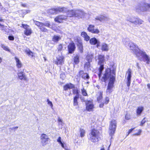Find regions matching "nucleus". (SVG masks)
<instances>
[{"label": "nucleus", "instance_id": "ddd939ff", "mask_svg": "<svg viewBox=\"0 0 150 150\" xmlns=\"http://www.w3.org/2000/svg\"><path fill=\"white\" fill-rule=\"evenodd\" d=\"M86 109L88 111H93L94 108L93 103L91 101H87L86 102Z\"/></svg>", "mask_w": 150, "mask_h": 150}, {"label": "nucleus", "instance_id": "09e8293b", "mask_svg": "<svg viewBox=\"0 0 150 150\" xmlns=\"http://www.w3.org/2000/svg\"><path fill=\"white\" fill-rule=\"evenodd\" d=\"M135 128H131L129 129L128 132H127V136H128L129 134H130L133 131V130Z\"/></svg>", "mask_w": 150, "mask_h": 150}, {"label": "nucleus", "instance_id": "13d9d810", "mask_svg": "<svg viewBox=\"0 0 150 150\" xmlns=\"http://www.w3.org/2000/svg\"><path fill=\"white\" fill-rule=\"evenodd\" d=\"M0 21L1 22H3V20L1 17H0Z\"/></svg>", "mask_w": 150, "mask_h": 150}, {"label": "nucleus", "instance_id": "2f4dec72", "mask_svg": "<svg viewBox=\"0 0 150 150\" xmlns=\"http://www.w3.org/2000/svg\"><path fill=\"white\" fill-rule=\"evenodd\" d=\"M80 135L81 137L84 136L86 131L85 130L83 129L80 128L79 129Z\"/></svg>", "mask_w": 150, "mask_h": 150}, {"label": "nucleus", "instance_id": "a878e982", "mask_svg": "<svg viewBox=\"0 0 150 150\" xmlns=\"http://www.w3.org/2000/svg\"><path fill=\"white\" fill-rule=\"evenodd\" d=\"M144 110V107L142 106H139L137 108L136 110L137 115H140L141 113Z\"/></svg>", "mask_w": 150, "mask_h": 150}, {"label": "nucleus", "instance_id": "393cba45", "mask_svg": "<svg viewBox=\"0 0 150 150\" xmlns=\"http://www.w3.org/2000/svg\"><path fill=\"white\" fill-rule=\"evenodd\" d=\"M81 35L84 38V40L86 41H88L89 40L90 37L86 32H82L81 33Z\"/></svg>", "mask_w": 150, "mask_h": 150}, {"label": "nucleus", "instance_id": "9b49d317", "mask_svg": "<svg viewBox=\"0 0 150 150\" xmlns=\"http://www.w3.org/2000/svg\"><path fill=\"white\" fill-rule=\"evenodd\" d=\"M22 27L24 28L25 30L24 31V34L27 35H30L32 33V31L29 26L26 24H22Z\"/></svg>", "mask_w": 150, "mask_h": 150}, {"label": "nucleus", "instance_id": "a211bd4d", "mask_svg": "<svg viewBox=\"0 0 150 150\" xmlns=\"http://www.w3.org/2000/svg\"><path fill=\"white\" fill-rule=\"evenodd\" d=\"M101 49L102 51H108L109 49L108 45L105 42L102 43L101 45Z\"/></svg>", "mask_w": 150, "mask_h": 150}, {"label": "nucleus", "instance_id": "4d7b16f0", "mask_svg": "<svg viewBox=\"0 0 150 150\" xmlns=\"http://www.w3.org/2000/svg\"><path fill=\"white\" fill-rule=\"evenodd\" d=\"M148 88L150 90V83H148L147 85Z\"/></svg>", "mask_w": 150, "mask_h": 150}, {"label": "nucleus", "instance_id": "338daca9", "mask_svg": "<svg viewBox=\"0 0 150 150\" xmlns=\"http://www.w3.org/2000/svg\"><path fill=\"white\" fill-rule=\"evenodd\" d=\"M65 150H69L68 149H65Z\"/></svg>", "mask_w": 150, "mask_h": 150}, {"label": "nucleus", "instance_id": "c756f323", "mask_svg": "<svg viewBox=\"0 0 150 150\" xmlns=\"http://www.w3.org/2000/svg\"><path fill=\"white\" fill-rule=\"evenodd\" d=\"M102 93L101 92H99L98 93L97 97V101L98 102H101V100L103 98L102 97Z\"/></svg>", "mask_w": 150, "mask_h": 150}, {"label": "nucleus", "instance_id": "5fc2aeb1", "mask_svg": "<svg viewBox=\"0 0 150 150\" xmlns=\"http://www.w3.org/2000/svg\"><path fill=\"white\" fill-rule=\"evenodd\" d=\"M18 127H14L12 128L11 129L12 130H13L14 131L15 130V129H17L18 128Z\"/></svg>", "mask_w": 150, "mask_h": 150}, {"label": "nucleus", "instance_id": "49530a36", "mask_svg": "<svg viewBox=\"0 0 150 150\" xmlns=\"http://www.w3.org/2000/svg\"><path fill=\"white\" fill-rule=\"evenodd\" d=\"M142 132V130L141 129H139L138 130V132L137 133H135L133 134V135H136V136H138L141 134V133Z\"/></svg>", "mask_w": 150, "mask_h": 150}, {"label": "nucleus", "instance_id": "cd10ccee", "mask_svg": "<svg viewBox=\"0 0 150 150\" xmlns=\"http://www.w3.org/2000/svg\"><path fill=\"white\" fill-rule=\"evenodd\" d=\"M61 37L59 35H54L52 38V40L54 42H57L61 39Z\"/></svg>", "mask_w": 150, "mask_h": 150}, {"label": "nucleus", "instance_id": "4c0bfd02", "mask_svg": "<svg viewBox=\"0 0 150 150\" xmlns=\"http://www.w3.org/2000/svg\"><path fill=\"white\" fill-rule=\"evenodd\" d=\"M79 56L78 55H76L74 58V62L76 64H78L79 62Z\"/></svg>", "mask_w": 150, "mask_h": 150}, {"label": "nucleus", "instance_id": "0eeeda50", "mask_svg": "<svg viewBox=\"0 0 150 150\" xmlns=\"http://www.w3.org/2000/svg\"><path fill=\"white\" fill-rule=\"evenodd\" d=\"M132 74V70L130 69H128L126 75L127 84L128 86H129L131 83Z\"/></svg>", "mask_w": 150, "mask_h": 150}, {"label": "nucleus", "instance_id": "7ed1b4c3", "mask_svg": "<svg viewBox=\"0 0 150 150\" xmlns=\"http://www.w3.org/2000/svg\"><path fill=\"white\" fill-rule=\"evenodd\" d=\"M100 133L99 130L94 128L91 129L88 136V140L93 143L98 142Z\"/></svg>", "mask_w": 150, "mask_h": 150}, {"label": "nucleus", "instance_id": "7c9ffc66", "mask_svg": "<svg viewBox=\"0 0 150 150\" xmlns=\"http://www.w3.org/2000/svg\"><path fill=\"white\" fill-rule=\"evenodd\" d=\"M93 58V55L92 54H88L86 57V59L88 62H91Z\"/></svg>", "mask_w": 150, "mask_h": 150}, {"label": "nucleus", "instance_id": "de8ad7c7", "mask_svg": "<svg viewBox=\"0 0 150 150\" xmlns=\"http://www.w3.org/2000/svg\"><path fill=\"white\" fill-rule=\"evenodd\" d=\"M43 24L44 25L43 26V27H44V26H45L49 27H50V25L49 22H45L44 23H43Z\"/></svg>", "mask_w": 150, "mask_h": 150}, {"label": "nucleus", "instance_id": "20e7f679", "mask_svg": "<svg viewBox=\"0 0 150 150\" xmlns=\"http://www.w3.org/2000/svg\"><path fill=\"white\" fill-rule=\"evenodd\" d=\"M98 64L100 65L99 68V74L98 75L100 74L102 75V71L104 69V63L105 62V56L103 55L99 54L98 56Z\"/></svg>", "mask_w": 150, "mask_h": 150}, {"label": "nucleus", "instance_id": "aec40b11", "mask_svg": "<svg viewBox=\"0 0 150 150\" xmlns=\"http://www.w3.org/2000/svg\"><path fill=\"white\" fill-rule=\"evenodd\" d=\"M75 49V45L73 42L70 43L68 46V51L69 53H72L74 51Z\"/></svg>", "mask_w": 150, "mask_h": 150}, {"label": "nucleus", "instance_id": "8fccbe9b", "mask_svg": "<svg viewBox=\"0 0 150 150\" xmlns=\"http://www.w3.org/2000/svg\"><path fill=\"white\" fill-rule=\"evenodd\" d=\"M63 47L62 46V45H58V50L60 51L62 49Z\"/></svg>", "mask_w": 150, "mask_h": 150}, {"label": "nucleus", "instance_id": "052dcab7", "mask_svg": "<svg viewBox=\"0 0 150 150\" xmlns=\"http://www.w3.org/2000/svg\"><path fill=\"white\" fill-rule=\"evenodd\" d=\"M100 150H105V149L104 147L102 148Z\"/></svg>", "mask_w": 150, "mask_h": 150}, {"label": "nucleus", "instance_id": "603ef678", "mask_svg": "<svg viewBox=\"0 0 150 150\" xmlns=\"http://www.w3.org/2000/svg\"><path fill=\"white\" fill-rule=\"evenodd\" d=\"M8 39L11 40H14V37L13 36H10L8 37Z\"/></svg>", "mask_w": 150, "mask_h": 150}, {"label": "nucleus", "instance_id": "72a5a7b5", "mask_svg": "<svg viewBox=\"0 0 150 150\" xmlns=\"http://www.w3.org/2000/svg\"><path fill=\"white\" fill-rule=\"evenodd\" d=\"M27 54L30 57L32 58L34 57V54L32 52L29 50H26Z\"/></svg>", "mask_w": 150, "mask_h": 150}, {"label": "nucleus", "instance_id": "39448f33", "mask_svg": "<svg viewBox=\"0 0 150 150\" xmlns=\"http://www.w3.org/2000/svg\"><path fill=\"white\" fill-rule=\"evenodd\" d=\"M116 124L115 122H111L109 127V134L112 137L115 133Z\"/></svg>", "mask_w": 150, "mask_h": 150}, {"label": "nucleus", "instance_id": "e2e57ef3", "mask_svg": "<svg viewBox=\"0 0 150 150\" xmlns=\"http://www.w3.org/2000/svg\"><path fill=\"white\" fill-rule=\"evenodd\" d=\"M30 12V11H28V12H27V13H29Z\"/></svg>", "mask_w": 150, "mask_h": 150}, {"label": "nucleus", "instance_id": "f8f14e48", "mask_svg": "<svg viewBox=\"0 0 150 150\" xmlns=\"http://www.w3.org/2000/svg\"><path fill=\"white\" fill-rule=\"evenodd\" d=\"M89 42L92 45H96V47L97 48H98L100 46V41L95 38H91L90 39Z\"/></svg>", "mask_w": 150, "mask_h": 150}, {"label": "nucleus", "instance_id": "5701e85b", "mask_svg": "<svg viewBox=\"0 0 150 150\" xmlns=\"http://www.w3.org/2000/svg\"><path fill=\"white\" fill-rule=\"evenodd\" d=\"M16 66L18 68H21L22 66V64L20 59L17 57H15Z\"/></svg>", "mask_w": 150, "mask_h": 150}, {"label": "nucleus", "instance_id": "58836bf2", "mask_svg": "<svg viewBox=\"0 0 150 150\" xmlns=\"http://www.w3.org/2000/svg\"><path fill=\"white\" fill-rule=\"evenodd\" d=\"M61 138L60 137H58V139L57 140V142L61 145L62 146L63 148H64V144L61 141Z\"/></svg>", "mask_w": 150, "mask_h": 150}, {"label": "nucleus", "instance_id": "c9c22d12", "mask_svg": "<svg viewBox=\"0 0 150 150\" xmlns=\"http://www.w3.org/2000/svg\"><path fill=\"white\" fill-rule=\"evenodd\" d=\"M79 97V96L77 95H76V96L74 97V106H77L78 105L77 100Z\"/></svg>", "mask_w": 150, "mask_h": 150}, {"label": "nucleus", "instance_id": "69168bd1", "mask_svg": "<svg viewBox=\"0 0 150 150\" xmlns=\"http://www.w3.org/2000/svg\"><path fill=\"white\" fill-rule=\"evenodd\" d=\"M149 22L150 23V18H149Z\"/></svg>", "mask_w": 150, "mask_h": 150}, {"label": "nucleus", "instance_id": "412c9836", "mask_svg": "<svg viewBox=\"0 0 150 150\" xmlns=\"http://www.w3.org/2000/svg\"><path fill=\"white\" fill-rule=\"evenodd\" d=\"M57 65H62L64 62V58L62 56L57 57V59L55 62Z\"/></svg>", "mask_w": 150, "mask_h": 150}, {"label": "nucleus", "instance_id": "2eb2a0df", "mask_svg": "<svg viewBox=\"0 0 150 150\" xmlns=\"http://www.w3.org/2000/svg\"><path fill=\"white\" fill-rule=\"evenodd\" d=\"M75 17L78 18H81L84 15V12L81 10H75Z\"/></svg>", "mask_w": 150, "mask_h": 150}, {"label": "nucleus", "instance_id": "bf43d9fd", "mask_svg": "<svg viewBox=\"0 0 150 150\" xmlns=\"http://www.w3.org/2000/svg\"><path fill=\"white\" fill-rule=\"evenodd\" d=\"M2 62V59L0 57V63H1Z\"/></svg>", "mask_w": 150, "mask_h": 150}, {"label": "nucleus", "instance_id": "0e129e2a", "mask_svg": "<svg viewBox=\"0 0 150 150\" xmlns=\"http://www.w3.org/2000/svg\"><path fill=\"white\" fill-rule=\"evenodd\" d=\"M1 8H2V10H3V9H5L4 8H3V7H1Z\"/></svg>", "mask_w": 150, "mask_h": 150}, {"label": "nucleus", "instance_id": "bb28decb", "mask_svg": "<svg viewBox=\"0 0 150 150\" xmlns=\"http://www.w3.org/2000/svg\"><path fill=\"white\" fill-rule=\"evenodd\" d=\"M74 87V85L71 83L67 84L64 86V90L66 91L68 89L72 88Z\"/></svg>", "mask_w": 150, "mask_h": 150}, {"label": "nucleus", "instance_id": "a19ab883", "mask_svg": "<svg viewBox=\"0 0 150 150\" xmlns=\"http://www.w3.org/2000/svg\"><path fill=\"white\" fill-rule=\"evenodd\" d=\"M135 18L133 17H131L129 18H128L127 19V21H129L130 22H131L132 23H134V21L135 20Z\"/></svg>", "mask_w": 150, "mask_h": 150}, {"label": "nucleus", "instance_id": "4be33fe9", "mask_svg": "<svg viewBox=\"0 0 150 150\" xmlns=\"http://www.w3.org/2000/svg\"><path fill=\"white\" fill-rule=\"evenodd\" d=\"M79 74L81 77L84 79H88L89 78L88 74L87 73H84L82 71H80Z\"/></svg>", "mask_w": 150, "mask_h": 150}, {"label": "nucleus", "instance_id": "1a4fd4ad", "mask_svg": "<svg viewBox=\"0 0 150 150\" xmlns=\"http://www.w3.org/2000/svg\"><path fill=\"white\" fill-rule=\"evenodd\" d=\"M140 9L142 11H145L149 10L150 8V4L146 3H142L140 6Z\"/></svg>", "mask_w": 150, "mask_h": 150}, {"label": "nucleus", "instance_id": "f704fd0d", "mask_svg": "<svg viewBox=\"0 0 150 150\" xmlns=\"http://www.w3.org/2000/svg\"><path fill=\"white\" fill-rule=\"evenodd\" d=\"M1 48H2L3 50L6 51L10 52V50L8 46L5 45L3 44H1Z\"/></svg>", "mask_w": 150, "mask_h": 150}, {"label": "nucleus", "instance_id": "c85d7f7f", "mask_svg": "<svg viewBox=\"0 0 150 150\" xmlns=\"http://www.w3.org/2000/svg\"><path fill=\"white\" fill-rule=\"evenodd\" d=\"M143 21L139 18H135L134 23L135 25H140L142 24Z\"/></svg>", "mask_w": 150, "mask_h": 150}, {"label": "nucleus", "instance_id": "f03ea898", "mask_svg": "<svg viewBox=\"0 0 150 150\" xmlns=\"http://www.w3.org/2000/svg\"><path fill=\"white\" fill-rule=\"evenodd\" d=\"M125 46L129 48L130 50H133L134 53L137 57L139 58L142 57L143 61L146 62V63L149 64L150 62V57L147 55L146 53L140 50L133 43L129 41H126L124 43Z\"/></svg>", "mask_w": 150, "mask_h": 150}, {"label": "nucleus", "instance_id": "f3484780", "mask_svg": "<svg viewBox=\"0 0 150 150\" xmlns=\"http://www.w3.org/2000/svg\"><path fill=\"white\" fill-rule=\"evenodd\" d=\"M67 10V11H62V12L65 13H66V14L67 15V17H72L73 16L75 17V10H68V9L66 8Z\"/></svg>", "mask_w": 150, "mask_h": 150}, {"label": "nucleus", "instance_id": "423d86ee", "mask_svg": "<svg viewBox=\"0 0 150 150\" xmlns=\"http://www.w3.org/2000/svg\"><path fill=\"white\" fill-rule=\"evenodd\" d=\"M67 10L65 7H58L56 8H52L48 10V13L51 14H54L58 12H61L64 11H66Z\"/></svg>", "mask_w": 150, "mask_h": 150}, {"label": "nucleus", "instance_id": "a18cd8bd", "mask_svg": "<svg viewBox=\"0 0 150 150\" xmlns=\"http://www.w3.org/2000/svg\"><path fill=\"white\" fill-rule=\"evenodd\" d=\"M82 93L83 95L84 96H86L87 95V93L86 90L84 89V88H83L81 90Z\"/></svg>", "mask_w": 150, "mask_h": 150}, {"label": "nucleus", "instance_id": "f257e3e1", "mask_svg": "<svg viewBox=\"0 0 150 150\" xmlns=\"http://www.w3.org/2000/svg\"><path fill=\"white\" fill-rule=\"evenodd\" d=\"M115 71L111 70L109 68H107L105 70L102 75H99V77L101 80L105 82L109 81L107 88L106 90V93L107 94L111 93L112 91V88L115 80Z\"/></svg>", "mask_w": 150, "mask_h": 150}, {"label": "nucleus", "instance_id": "680f3d73", "mask_svg": "<svg viewBox=\"0 0 150 150\" xmlns=\"http://www.w3.org/2000/svg\"><path fill=\"white\" fill-rule=\"evenodd\" d=\"M44 58L45 60V61L46 60V58L45 57H44Z\"/></svg>", "mask_w": 150, "mask_h": 150}, {"label": "nucleus", "instance_id": "6e6d98bb", "mask_svg": "<svg viewBox=\"0 0 150 150\" xmlns=\"http://www.w3.org/2000/svg\"><path fill=\"white\" fill-rule=\"evenodd\" d=\"M58 121L59 122H62V119L59 117H58Z\"/></svg>", "mask_w": 150, "mask_h": 150}, {"label": "nucleus", "instance_id": "9d476101", "mask_svg": "<svg viewBox=\"0 0 150 150\" xmlns=\"http://www.w3.org/2000/svg\"><path fill=\"white\" fill-rule=\"evenodd\" d=\"M40 138L42 146H45L48 144L47 141L49 138L48 137L47 135L45 134H42L41 135Z\"/></svg>", "mask_w": 150, "mask_h": 150}, {"label": "nucleus", "instance_id": "6e6552de", "mask_svg": "<svg viewBox=\"0 0 150 150\" xmlns=\"http://www.w3.org/2000/svg\"><path fill=\"white\" fill-rule=\"evenodd\" d=\"M88 31L92 33L97 34L99 33L100 31L98 28H95V26L92 25H90L87 28Z\"/></svg>", "mask_w": 150, "mask_h": 150}, {"label": "nucleus", "instance_id": "ea45409f", "mask_svg": "<svg viewBox=\"0 0 150 150\" xmlns=\"http://www.w3.org/2000/svg\"><path fill=\"white\" fill-rule=\"evenodd\" d=\"M91 62H88L85 63L84 66V67L85 69H88L90 68V63Z\"/></svg>", "mask_w": 150, "mask_h": 150}, {"label": "nucleus", "instance_id": "3c124183", "mask_svg": "<svg viewBox=\"0 0 150 150\" xmlns=\"http://www.w3.org/2000/svg\"><path fill=\"white\" fill-rule=\"evenodd\" d=\"M73 93L74 94H76L78 95V91L76 89H74L73 90Z\"/></svg>", "mask_w": 150, "mask_h": 150}, {"label": "nucleus", "instance_id": "4468645a", "mask_svg": "<svg viewBox=\"0 0 150 150\" xmlns=\"http://www.w3.org/2000/svg\"><path fill=\"white\" fill-rule=\"evenodd\" d=\"M67 18V16L64 15L59 16L54 18V21L57 23H61L63 22V20Z\"/></svg>", "mask_w": 150, "mask_h": 150}, {"label": "nucleus", "instance_id": "dca6fc26", "mask_svg": "<svg viewBox=\"0 0 150 150\" xmlns=\"http://www.w3.org/2000/svg\"><path fill=\"white\" fill-rule=\"evenodd\" d=\"M18 78L21 80L27 81L28 78L24 73L22 71H19L17 73Z\"/></svg>", "mask_w": 150, "mask_h": 150}, {"label": "nucleus", "instance_id": "473e14b6", "mask_svg": "<svg viewBox=\"0 0 150 150\" xmlns=\"http://www.w3.org/2000/svg\"><path fill=\"white\" fill-rule=\"evenodd\" d=\"M131 112L129 111L127 112L125 116V119L127 120H128L131 118Z\"/></svg>", "mask_w": 150, "mask_h": 150}, {"label": "nucleus", "instance_id": "c03bdc74", "mask_svg": "<svg viewBox=\"0 0 150 150\" xmlns=\"http://www.w3.org/2000/svg\"><path fill=\"white\" fill-rule=\"evenodd\" d=\"M47 102L48 104L50 106L51 108H53V105L51 101H50L49 99H47Z\"/></svg>", "mask_w": 150, "mask_h": 150}, {"label": "nucleus", "instance_id": "864d4df0", "mask_svg": "<svg viewBox=\"0 0 150 150\" xmlns=\"http://www.w3.org/2000/svg\"><path fill=\"white\" fill-rule=\"evenodd\" d=\"M104 103H100V104L99 105V107L100 108H103L104 106Z\"/></svg>", "mask_w": 150, "mask_h": 150}, {"label": "nucleus", "instance_id": "e433bc0d", "mask_svg": "<svg viewBox=\"0 0 150 150\" xmlns=\"http://www.w3.org/2000/svg\"><path fill=\"white\" fill-rule=\"evenodd\" d=\"M77 46L80 52L81 53H82L83 52V46L82 44L81 43H79L78 44Z\"/></svg>", "mask_w": 150, "mask_h": 150}, {"label": "nucleus", "instance_id": "37998d69", "mask_svg": "<svg viewBox=\"0 0 150 150\" xmlns=\"http://www.w3.org/2000/svg\"><path fill=\"white\" fill-rule=\"evenodd\" d=\"M109 101V98L108 97H106L105 98L104 103L105 104H107L108 103Z\"/></svg>", "mask_w": 150, "mask_h": 150}, {"label": "nucleus", "instance_id": "79ce46f5", "mask_svg": "<svg viewBox=\"0 0 150 150\" xmlns=\"http://www.w3.org/2000/svg\"><path fill=\"white\" fill-rule=\"evenodd\" d=\"M0 30L6 31L5 26L0 23Z\"/></svg>", "mask_w": 150, "mask_h": 150}, {"label": "nucleus", "instance_id": "b1692460", "mask_svg": "<svg viewBox=\"0 0 150 150\" xmlns=\"http://www.w3.org/2000/svg\"><path fill=\"white\" fill-rule=\"evenodd\" d=\"M95 19L96 20H98L100 21H107L108 18L107 17L103 16L100 15L99 16H97Z\"/></svg>", "mask_w": 150, "mask_h": 150}, {"label": "nucleus", "instance_id": "6ab92c4d", "mask_svg": "<svg viewBox=\"0 0 150 150\" xmlns=\"http://www.w3.org/2000/svg\"><path fill=\"white\" fill-rule=\"evenodd\" d=\"M35 23L36 25L39 27L42 31L45 32L47 31V29L43 27L44 25L43 23L36 21L35 22Z\"/></svg>", "mask_w": 150, "mask_h": 150}]
</instances>
